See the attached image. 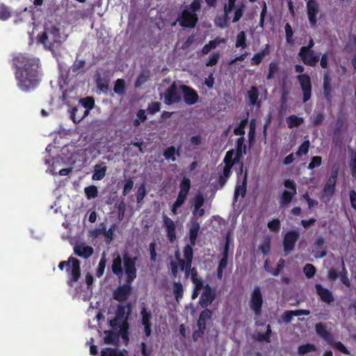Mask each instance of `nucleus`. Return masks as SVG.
<instances>
[{
  "label": "nucleus",
  "instance_id": "obj_28",
  "mask_svg": "<svg viewBox=\"0 0 356 356\" xmlns=\"http://www.w3.org/2000/svg\"><path fill=\"white\" fill-rule=\"evenodd\" d=\"M212 314V311L207 308H205L202 312H201L197 321V328L202 327L207 329V321L211 320Z\"/></svg>",
  "mask_w": 356,
  "mask_h": 356
},
{
  "label": "nucleus",
  "instance_id": "obj_19",
  "mask_svg": "<svg viewBox=\"0 0 356 356\" xmlns=\"http://www.w3.org/2000/svg\"><path fill=\"white\" fill-rule=\"evenodd\" d=\"M298 56L305 65L310 67H315L319 61V56L315 54L314 50L302 54H301V51H299Z\"/></svg>",
  "mask_w": 356,
  "mask_h": 356
},
{
  "label": "nucleus",
  "instance_id": "obj_62",
  "mask_svg": "<svg viewBox=\"0 0 356 356\" xmlns=\"http://www.w3.org/2000/svg\"><path fill=\"white\" fill-rule=\"evenodd\" d=\"M147 194L145 186L142 184L138 189L136 199L138 203H141Z\"/></svg>",
  "mask_w": 356,
  "mask_h": 356
},
{
  "label": "nucleus",
  "instance_id": "obj_50",
  "mask_svg": "<svg viewBox=\"0 0 356 356\" xmlns=\"http://www.w3.org/2000/svg\"><path fill=\"white\" fill-rule=\"evenodd\" d=\"M310 142L309 140H305L299 147L298 151L296 152V154L298 156H302V155H306L309 149Z\"/></svg>",
  "mask_w": 356,
  "mask_h": 356
},
{
  "label": "nucleus",
  "instance_id": "obj_60",
  "mask_svg": "<svg viewBox=\"0 0 356 356\" xmlns=\"http://www.w3.org/2000/svg\"><path fill=\"white\" fill-rule=\"evenodd\" d=\"M322 163V158L320 156H315L312 158L311 162L308 165V169L313 170L319 167Z\"/></svg>",
  "mask_w": 356,
  "mask_h": 356
},
{
  "label": "nucleus",
  "instance_id": "obj_16",
  "mask_svg": "<svg viewBox=\"0 0 356 356\" xmlns=\"http://www.w3.org/2000/svg\"><path fill=\"white\" fill-rule=\"evenodd\" d=\"M191 243L187 244L184 247L183 249V255L184 259L179 261V268L180 270H184L186 268H189L192 266L193 260V250Z\"/></svg>",
  "mask_w": 356,
  "mask_h": 356
},
{
  "label": "nucleus",
  "instance_id": "obj_2",
  "mask_svg": "<svg viewBox=\"0 0 356 356\" xmlns=\"http://www.w3.org/2000/svg\"><path fill=\"white\" fill-rule=\"evenodd\" d=\"M13 62L18 87L25 92L35 88L40 81L38 60L26 54H19L13 58Z\"/></svg>",
  "mask_w": 356,
  "mask_h": 356
},
{
  "label": "nucleus",
  "instance_id": "obj_22",
  "mask_svg": "<svg viewBox=\"0 0 356 356\" xmlns=\"http://www.w3.org/2000/svg\"><path fill=\"white\" fill-rule=\"evenodd\" d=\"M191 188V181L188 177H184L179 184V191L177 198L186 202Z\"/></svg>",
  "mask_w": 356,
  "mask_h": 356
},
{
  "label": "nucleus",
  "instance_id": "obj_10",
  "mask_svg": "<svg viewBox=\"0 0 356 356\" xmlns=\"http://www.w3.org/2000/svg\"><path fill=\"white\" fill-rule=\"evenodd\" d=\"M330 70H325L323 76V95L327 103H331L333 97V88Z\"/></svg>",
  "mask_w": 356,
  "mask_h": 356
},
{
  "label": "nucleus",
  "instance_id": "obj_45",
  "mask_svg": "<svg viewBox=\"0 0 356 356\" xmlns=\"http://www.w3.org/2000/svg\"><path fill=\"white\" fill-rule=\"evenodd\" d=\"M173 293L177 301H179L183 298L184 287L181 282H175L173 283Z\"/></svg>",
  "mask_w": 356,
  "mask_h": 356
},
{
  "label": "nucleus",
  "instance_id": "obj_23",
  "mask_svg": "<svg viewBox=\"0 0 356 356\" xmlns=\"http://www.w3.org/2000/svg\"><path fill=\"white\" fill-rule=\"evenodd\" d=\"M74 252L76 255L83 259H88L94 253L92 247L83 243L76 245L74 247Z\"/></svg>",
  "mask_w": 356,
  "mask_h": 356
},
{
  "label": "nucleus",
  "instance_id": "obj_34",
  "mask_svg": "<svg viewBox=\"0 0 356 356\" xmlns=\"http://www.w3.org/2000/svg\"><path fill=\"white\" fill-rule=\"evenodd\" d=\"M272 333L271 327L270 325L266 326V331L265 333L257 332L255 334L254 339L255 340L263 342L265 341L266 343H269L270 341V335Z\"/></svg>",
  "mask_w": 356,
  "mask_h": 356
},
{
  "label": "nucleus",
  "instance_id": "obj_5",
  "mask_svg": "<svg viewBox=\"0 0 356 356\" xmlns=\"http://www.w3.org/2000/svg\"><path fill=\"white\" fill-rule=\"evenodd\" d=\"M295 70L298 73H302L305 67L301 65H296ZM297 80L302 91L303 103L307 102L312 97V85L310 76L307 74H300L297 76Z\"/></svg>",
  "mask_w": 356,
  "mask_h": 356
},
{
  "label": "nucleus",
  "instance_id": "obj_48",
  "mask_svg": "<svg viewBox=\"0 0 356 356\" xmlns=\"http://www.w3.org/2000/svg\"><path fill=\"white\" fill-rule=\"evenodd\" d=\"M101 356H125L117 348H106L102 350Z\"/></svg>",
  "mask_w": 356,
  "mask_h": 356
},
{
  "label": "nucleus",
  "instance_id": "obj_8",
  "mask_svg": "<svg viewBox=\"0 0 356 356\" xmlns=\"http://www.w3.org/2000/svg\"><path fill=\"white\" fill-rule=\"evenodd\" d=\"M181 90L178 88L177 83L173 82L165 91L164 103L166 105L178 104L181 100Z\"/></svg>",
  "mask_w": 356,
  "mask_h": 356
},
{
  "label": "nucleus",
  "instance_id": "obj_44",
  "mask_svg": "<svg viewBox=\"0 0 356 356\" xmlns=\"http://www.w3.org/2000/svg\"><path fill=\"white\" fill-rule=\"evenodd\" d=\"M12 15V11L10 7L4 3L0 4V20L6 21Z\"/></svg>",
  "mask_w": 356,
  "mask_h": 356
},
{
  "label": "nucleus",
  "instance_id": "obj_36",
  "mask_svg": "<svg viewBox=\"0 0 356 356\" xmlns=\"http://www.w3.org/2000/svg\"><path fill=\"white\" fill-rule=\"evenodd\" d=\"M296 193L290 192L289 191H284L280 200V205L281 207L287 206L293 200Z\"/></svg>",
  "mask_w": 356,
  "mask_h": 356
},
{
  "label": "nucleus",
  "instance_id": "obj_32",
  "mask_svg": "<svg viewBox=\"0 0 356 356\" xmlns=\"http://www.w3.org/2000/svg\"><path fill=\"white\" fill-rule=\"evenodd\" d=\"M286 121L289 129L298 127L304 122V119L302 117H298L296 115H291L286 118Z\"/></svg>",
  "mask_w": 356,
  "mask_h": 356
},
{
  "label": "nucleus",
  "instance_id": "obj_41",
  "mask_svg": "<svg viewBox=\"0 0 356 356\" xmlns=\"http://www.w3.org/2000/svg\"><path fill=\"white\" fill-rule=\"evenodd\" d=\"M149 79V72L148 70L147 71H142L139 75L138 76L134 86L135 88H139L143 84L145 83Z\"/></svg>",
  "mask_w": 356,
  "mask_h": 356
},
{
  "label": "nucleus",
  "instance_id": "obj_14",
  "mask_svg": "<svg viewBox=\"0 0 356 356\" xmlns=\"http://www.w3.org/2000/svg\"><path fill=\"white\" fill-rule=\"evenodd\" d=\"M140 316H141V324L144 327V332L146 337H149L152 334V323L151 320L152 318V316L150 312L147 311L145 304H143L140 310Z\"/></svg>",
  "mask_w": 356,
  "mask_h": 356
},
{
  "label": "nucleus",
  "instance_id": "obj_58",
  "mask_svg": "<svg viewBox=\"0 0 356 356\" xmlns=\"http://www.w3.org/2000/svg\"><path fill=\"white\" fill-rule=\"evenodd\" d=\"M161 110V104L158 102H153L148 104L147 113L150 115H154Z\"/></svg>",
  "mask_w": 356,
  "mask_h": 356
},
{
  "label": "nucleus",
  "instance_id": "obj_20",
  "mask_svg": "<svg viewBox=\"0 0 356 356\" xmlns=\"http://www.w3.org/2000/svg\"><path fill=\"white\" fill-rule=\"evenodd\" d=\"M200 229V222L196 217H192L190 221L189 241L192 245H195L198 232Z\"/></svg>",
  "mask_w": 356,
  "mask_h": 356
},
{
  "label": "nucleus",
  "instance_id": "obj_52",
  "mask_svg": "<svg viewBox=\"0 0 356 356\" xmlns=\"http://www.w3.org/2000/svg\"><path fill=\"white\" fill-rule=\"evenodd\" d=\"M115 225L113 227L109 228L108 230L105 227L102 229V232L105 236V243L106 244H110L111 241L113 240Z\"/></svg>",
  "mask_w": 356,
  "mask_h": 356
},
{
  "label": "nucleus",
  "instance_id": "obj_13",
  "mask_svg": "<svg viewBox=\"0 0 356 356\" xmlns=\"http://www.w3.org/2000/svg\"><path fill=\"white\" fill-rule=\"evenodd\" d=\"M179 89L183 93L184 100L187 105H193L197 102L199 95L195 89L186 85H181Z\"/></svg>",
  "mask_w": 356,
  "mask_h": 356
},
{
  "label": "nucleus",
  "instance_id": "obj_38",
  "mask_svg": "<svg viewBox=\"0 0 356 356\" xmlns=\"http://www.w3.org/2000/svg\"><path fill=\"white\" fill-rule=\"evenodd\" d=\"M247 46L246 33L245 31H241L236 35L235 47L236 48L245 49Z\"/></svg>",
  "mask_w": 356,
  "mask_h": 356
},
{
  "label": "nucleus",
  "instance_id": "obj_15",
  "mask_svg": "<svg viewBox=\"0 0 356 356\" xmlns=\"http://www.w3.org/2000/svg\"><path fill=\"white\" fill-rule=\"evenodd\" d=\"M248 177V173L247 170H245L242 180H236V184L234 193V202L238 201L239 195H241L242 197L245 196L247 193Z\"/></svg>",
  "mask_w": 356,
  "mask_h": 356
},
{
  "label": "nucleus",
  "instance_id": "obj_64",
  "mask_svg": "<svg viewBox=\"0 0 356 356\" xmlns=\"http://www.w3.org/2000/svg\"><path fill=\"white\" fill-rule=\"evenodd\" d=\"M349 167L352 177L356 179V154L351 156L349 161Z\"/></svg>",
  "mask_w": 356,
  "mask_h": 356
},
{
  "label": "nucleus",
  "instance_id": "obj_21",
  "mask_svg": "<svg viewBox=\"0 0 356 356\" xmlns=\"http://www.w3.org/2000/svg\"><path fill=\"white\" fill-rule=\"evenodd\" d=\"M316 293L320 296L321 300L327 303L330 304L334 300L332 292L328 289L323 287L320 284L315 285Z\"/></svg>",
  "mask_w": 356,
  "mask_h": 356
},
{
  "label": "nucleus",
  "instance_id": "obj_53",
  "mask_svg": "<svg viewBox=\"0 0 356 356\" xmlns=\"http://www.w3.org/2000/svg\"><path fill=\"white\" fill-rule=\"evenodd\" d=\"M248 123V118L242 120L238 125L234 129V133L237 136H243L245 134V128Z\"/></svg>",
  "mask_w": 356,
  "mask_h": 356
},
{
  "label": "nucleus",
  "instance_id": "obj_57",
  "mask_svg": "<svg viewBox=\"0 0 356 356\" xmlns=\"http://www.w3.org/2000/svg\"><path fill=\"white\" fill-rule=\"evenodd\" d=\"M85 65V60H76L73 65L70 67V71L74 74H76L81 69L83 68Z\"/></svg>",
  "mask_w": 356,
  "mask_h": 356
},
{
  "label": "nucleus",
  "instance_id": "obj_43",
  "mask_svg": "<svg viewBox=\"0 0 356 356\" xmlns=\"http://www.w3.org/2000/svg\"><path fill=\"white\" fill-rule=\"evenodd\" d=\"M229 16L224 13L223 15L216 17L215 19V23L216 26H219L221 29H224L228 26L229 23Z\"/></svg>",
  "mask_w": 356,
  "mask_h": 356
},
{
  "label": "nucleus",
  "instance_id": "obj_31",
  "mask_svg": "<svg viewBox=\"0 0 356 356\" xmlns=\"http://www.w3.org/2000/svg\"><path fill=\"white\" fill-rule=\"evenodd\" d=\"M49 38V44L53 45L57 42L60 38V30L55 26H51L49 28L45 29Z\"/></svg>",
  "mask_w": 356,
  "mask_h": 356
},
{
  "label": "nucleus",
  "instance_id": "obj_33",
  "mask_svg": "<svg viewBox=\"0 0 356 356\" xmlns=\"http://www.w3.org/2000/svg\"><path fill=\"white\" fill-rule=\"evenodd\" d=\"M106 172V167L105 165H95L92 179L93 180H101L105 177Z\"/></svg>",
  "mask_w": 356,
  "mask_h": 356
},
{
  "label": "nucleus",
  "instance_id": "obj_24",
  "mask_svg": "<svg viewBox=\"0 0 356 356\" xmlns=\"http://www.w3.org/2000/svg\"><path fill=\"white\" fill-rule=\"evenodd\" d=\"M325 239L323 236H319L314 242L315 249L313 251L316 258H323L327 255V250L324 246Z\"/></svg>",
  "mask_w": 356,
  "mask_h": 356
},
{
  "label": "nucleus",
  "instance_id": "obj_55",
  "mask_svg": "<svg viewBox=\"0 0 356 356\" xmlns=\"http://www.w3.org/2000/svg\"><path fill=\"white\" fill-rule=\"evenodd\" d=\"M279 70V65L277 62L273 61L269 64L268 74L267 79H272L275 77V74Z\"/></svg>",
  "mask_w": 356,
  "mask_h": 356
},
{
  "label": "nucleus",
  "instance_id": "obj_25",
  "mask_svg": "<svg viewBox=\"0 0 356 356\" xmlns=\"http://www.w3.org/2000/svg\"><path fill=\"white\" fill-rule=\"evenodd\" d=\"M316 334L323 339L328 344H332L333 335L330 332L326 330L325 326L322 323H318L315 325Z\"/></svg>",
  "mask_w": 356,
  "mask_h": 356
},
{
  "label": "nucleus",
  "instance_id": "obj_27",
  "mask_svg": "<svg viewBox=\"0 0 356 356\" xmlns=\"http://www.w3.org/2000/svg\"><path fill=\"white\" fill-rule=\"evenodd\" d=\"M337 181L327 179L323 189V197H326L330 201V198L334 195L336 191Z\"/></svg>",
  "mask_w": 356,
  "mask_h": 356
},
{
  "label": "nucleus",
  "instance_id": "obj_51",
  "mask_svg": "<svg viewBox=\"0 0 356 356\" xmlns=\"http://www.w3.org/2000/svg\"><path fill=\"white\" fill-rule=\"evenodd\" d=\"M303 273L308 279L312 278L316 273V267L313 264H307L303 267Z\"/></svg>",
  "mask_w": 356,
  "mask_h": 356
},
{
  "label": "nucleus",
  "instance_id": "obj_63",
  "mask_svg": "<svg viewBox=\"0 0 356 356\" xmlns=\"http://www.w3.org/2000/svg\"><path fill=\"white\" fill-rule=\"evenodd\" d=\"M220 58V54L218 53H213L209 58V60L206 63L207 67H212L216 65Z\"/></svg>",
  "mask_w": 356,
  "mask_h": 356
},
{
  "label": "nucleus",
  "instance_id": "obj_26",
  "mask_svg": "<svg viewBox=\"0 0 356 356\" xmlns=\"http://www.w3.org/2000/svg\"><path fill=\"white\" fill-rule=\"evenodd\" d=\"M232 167L224 165L222 166V172H219V176L218 177V184L220 188H223L229 178L232 175Z\"/></svg>",
  "mask_w": 356,
  "mask_h": 356
},
{
  "label": "nucleus",
  "instance_id": "obj_9",
  "mask_svg": "<svg viewBox=\"0 0 356 356\" xmlns=\"http://www.w3.org/2000/svg\"><path fill=\"white\" fill-rule=\"evenodd\" d=\"M300 234L296 230L287 232L283 237V249L285 256L291 253L296 246V243L299 239Z\"/></svg>",
  "mask_w": 356,
  "mask_h": 356
},
{
  "label": "nucleus",
  "instance_id": "obj_40",
  "mask_svg": "<svg viewBox=\"0 0 356 356\" xmlns=\"http://www.w3.org/2000/svg\"><path fill=\"white\" fill-rule=\"evenodd\" d=\"M125 81L123 79H118L115 81L113 91L120 96H123L125 93Z\"/></svg>",
  "mask_w": 356,
  "mask_h": 356
},
{
  "label": "nucleus",
  "instance_id": "obj_1",
  "mask_svg": "<svg viewBox=\"0 0 356 356\" xmlns=\"http://www.w3.org/2000/svg\"><path fill=\"white\" fill-rule=\"evenodd\" d=\"M137 257H131L127 252L122 257L118 252L112 254L111 271L118 278L125 274L126 280L123 285L119 286L113 291V298L118 302L126 301L131 292V284L137 277Z\"/></svg>",
  "mask_w": 356,
  "mask_h": 356
},
{
  "label": "nucleus",
  "instance_id": "obj_54",
  "mask_svg": "<svg viewBox=\"0 0 356 356\" xmlns=\"http://www.w3.org/2000/svg\"><path fill=\"white\" fill-rule=\"evenodd\" d=\"M339 276L340 277L341 282L347 287H350V282L349 280V278L348 277V272L346 269V267L344 266V264H342V270L339 274Z\"/></svg>",
  "mask_w": 356,
  "mask_h": 356
},
{
  "label": "nucleus",
  "instance_id": "obj_39",
  "mask_svg": "<svg viewBox=\"0 0 356 356\" xmlns=\"http://www.w3.org/2000/svg\"><path fill=\"white\" fill-rule=\"evenodd\" d=\"M223 40L216 38L215 40H210L209 43L206 44L202 49V53L204 55H207L209 53L211 49H216L218 45L220 44Z\"/></svg>",
  "mask_w": 356,
  "mask_h": 356
},
{
  "label": "nucleus",
  "instance_id": "obj_18",
  "mask_svg": "<svg viewBox=\"0 0 356 356\" xmlns=\"http://www.w3.org/2000/svg\"><path fill=\"white\" fill-rule=\"evenodd\" d=\"M163 222L165 228L168 239L170 243L175 242L177 238L175 222L165 214L163 215Z\"/></svg>",
  "mask_w": 356,
  "mask_h": 356
},
{
  "label": "nucleus",
  "instance_id": "obj_17",
  "mask_svg": "<svg viewBox=\"0 0 356 356\" xmlns=\"http://www.w3.org/2000/svg\"><path fill=\"white\" fill-rule=\"evenodd\" d=\"M205 202L204 197L202 193L196 194L192 202L193 209L192 213L193 217H202L205 214V210L202 208Z\"/></svg>",
  "mask_w": 356,
  "mask_h": 356
},
{
  "label": "nucleus",
  "instance_id": "obj_47",
  "mask_svg": "<svg viewBox=\"0 0 356 356\" xmlns=\"http://www.w3.org/2000/svg\"><path fill=\"white\" fill-rule=\"evenodd\" d=\"M86 196L88 200L94 199L98 195L97 187L95 185L87 186L84 188Z\"/></svg>",
  "mask_w": 356,
  "mask_h": 356
},
{
  "label": "nucleus",
  "instance_id": "obj_30",
  "mask_svg": "<svg viewBox=\"0 0 356 356\" xmlns=\"http://www.w3.org/2000/svg\"><path fill=\"white\" fill-rule=\"evenodd\" d=\"M259 95V93L258 88L254 86H251L250 90L248 91V97L252 106H257V107L261 106V102H258Z\"/></svg>",
  "mask_w": 356,
  "mask_h": 356
},
{
  "label": "nucleus",
  "instance_id": "obj_11",
  "mask_svg": "<svg viewBox=\"0 0 356 356\" xmlns=\"http://www.w3.org/2000/svg\"><path fill=\"white\" fill-rule=\"evenodd\" d=\"M319 11L320 6L316 0H308L307 1V13L312 27H315L317 25V15Z\"/></svg>",
  "mask_w": 356,
  "mask_h": 356
},
{
  "label": "nucleus",
  "instance_id": "obj_29",
  "mask_svg": "<svg viewBox=\"0 0 356 356\" xmlns=\"http://www.w3.org/2000/svg\"><path fill=\"white\" fill-rule=\"evenodd\" d=\"M244 141L245 139L243 136L238 138L236 140V147L234 153V156L236 157V161H238L239 163L243 155L247 153L246 145L244 143Z\"/></svg>",
  "mask_w": 356,
  "mask_h": 356
},
{
  "label": "nucleus",
  "instance_id": "obj_56",
  "mask_svg": "<svg viewBox=\"0 0 356 356\" xmlns=\"http://www.w3.org/2000/svg\"><path fill=\"white\" fill-rule=\"evenodd\" d=\"M268 229L273 232H278L281 228L280 220L278 218L269 221L267 224Z\"/></svg>",
  "mask_w": 356,
  "mask_h": 356
},
{
  "label": "nucleus",
  "instance_id": "obj_46",
  "mask_svg": "<svg viewBox=\"0 0 356 356\" xmlns=\"http://www.w3.org/2000/svg\"><path fill=\"white\" fill-rule=\"evenodd\" d=\"M316 351V347L313 343H306L301 345L298 348V353L299 355H305L311 352Z\"/></svg>",
  "mask_w": 356,
  "mask_h": 356
},
{
  "label": "nucleus",
  "instance_id": "obj_12",
  "mask_svg": "<svg viewBox=\"0 0 356 356\" xmlns=\"http://www.w3.org/2000/svg\"><path fill=\"white\" fill-rule=\"evenodd\" d=\"M204 291L199 299V304L203 308H206L211 305L216 299V291L208 284H204Z\"/></svg>",
  "mask_w": 356,
  "mask_h": 356
},
{
  "label": "nucleus",
  "instance_id": "obj_3",
  "mask_svg": "<svg viewBox=\"0 0 356 356\" xmlns=\"http://www.w3.org/2000/svg\"><path fill=\"white\" fill-rule=\"evenodd\" d=\"M200 9V1L194 0L186 8L182 10L177 21L184 28H194L198 22L197 12Z\"/></svg>",
  "mask_w": 356,
  "mask_h": 356
},
{
  "label": "nucleus",
  "instance_id": "obj_6",
  "mask_svg": "<svg viewBox=\"0 0 356 356\" xmlns=\"http://www.w3.org/2000/svg\"><path fill=\"white\" fill-rule=\"evenodd\" d=\"M72 264L71 268V277L67 281V284L70 287H72L74 284L78 282L81 276V267L80 261L77 259L70 257L67 261H60L58 264V268L60 270H63L65 266H70Z\"/></svg>",
  "mask_w": 356,
  "mask_h": 356
},
{
  "label": "nucleus",
  "instance_id": "obj_37",
  "mask_svg": "<svg viewBox=\"0 0 356 356\" xmlns=\"http://www.w3.org/2000/svg\"><path fill=\"white\" fill-rule=\"evenodd\" d=\"M104 342L106 344H116L119 341V334L112 330L105 331Z\"/></svg>",
  "mask_w": 356,
  "mask_h": 356
},
{
  "label": "nucleus",
  "instance_id": "obj_35",
  "mask_svg": "<svg viewBox=\"0 0 356 356\" xmlns=\"http://www.w3.org/2000/svg\"><path fill=\"white\" fill-rule=\"evenodd\" d=\"M235 150L234 149H229L225 154L223 159L225 165L234 167V165L239 163L238 161H236V157L234 156Z\"/></svg>",
  "mask_w": 356,
  "mask_h": 356
},
{
  "label": "nucleus",
  "instance_id": "obj_42",
  "mask_svg": "<svg viewBox=\"0 0 356 356\" xmlns=\"http://www.w3.org/2000/svg\"><path fill=\"white\" fill-rule=\"evenodd\" d=\"M106 263H107V259L106 257V254L104 252L100 258L97 268L96 270V276L97 277L99 278L103 276V275L104 273Z\"/></svg>",
  "mask_w": 356,
  "mask_h": 356
},
{
  "label": "nucleus",
  "instance_id": "obj_49",
  "mask_svg": "<svg viewBox=\"0 0 356 356\" xmlns=\"http://www.w3.org/2000/svg\"><path fill=\"white\" fill-rule=\"evenodd\" d=\"M175 154V147L172 145L164 150L163 155L165 159L171 160L172 162H174L176 161Z\"/></svg>",
  "mask_w": 356,
  "mask_h": 356
},
{
  "label": "nucleus",
  "instance_id": "obj_4",
  "mask_svg": "<svg viewBox=\"0 0 356 356\" xmlns=\"http://www.w3.org/2000/svg\"><path fill=\"white\" fill-rule=\"evenodd\" d=\"M79 103L80 105L74 106L70 110V118L76 124L88 115L90 110L95 106V100L92 97H86L80 99Z\"/></svg>",
  "mask_w": 356,
  "mask_h": 356
},
{
  "label": "nucleus",
  "instance_id": "obj_61",
  "mask_svg": "<svg viewBox=\"0 0 356 356\" xmlns=\"http://www.w3.org/2000/svg\"><path fill=\"white\" fill-rule=\"evenodd\" d=\"M134 187V181L131 178H129L125 181V184L123 187L122 195L126 196Z\"/></svg>",
  "mask_w": 356,
  "mask_h": 356
},
{
  "label": "nucleus",
  "instance_id": "obj_7",
  "mask_svg": "<svg viewBox=\"0 0 356 356\" xmlns=\"http://www.w3.org/2000/svg\"><path fill=\"white\" fill-rule=\"evenodd\" d=\"M263 302L264 300L261 288L259 286H256L254 287V289L250 294L249 305L257 317L261 315Z\"/></svg>",
  "mask_w": 356,
  "mask_h": 356
},
{
  "label": "nucleus",
  "instance_id": "obj_59",
  "mask_svg": "<svg viewBox=\"0 0 356 356\" xmlns=\"http://www.w3.org/2000/svg\"><path fill=\"white\" fill-rule=\"evenodd\" d=\"M284 29H285V33H286V42L289 43V44L293 43V40L292 38H293V29H292V27L290 25V24L286 23L285 26H284Z\"/></svg>",
  "mask_w": 356,
  "mask_h": 356
}]
</instances>
